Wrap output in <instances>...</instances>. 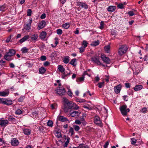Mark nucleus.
Segmentation results:
<instances>
[{
    "instance_id": "obj_48",
    "label": "nucleus",
    "mask_w": 148,
    "mask_h": 148,
    "mask_svg": "<svg viewBox=\"0 0 148 148\" xmlns=\"http://www.w3.org/2000/svg\"><path fill=\"white\" fill-rule=\"evenodd\" d=\"M100 106H97V107H96L95 106H93V110H95L96 111L98 110L99 111L100 109Z\"/></svg>"
},
{
    "instance_id": "obj_7",
    "label": "nucleus",
    "mask_w": 148,
    "mask_h": 148,
    "mask_svg": "<svg viewBox=\"0 0 148 148\" xmlns=\"http://www.w3.org/2000/svg\"><path fill=\"white\" fill-rule=\"evenodd\" d=\"M29 21L28 23H27L25 25L24 28L26 30H29L31 28V24L32 22V19L30 18L29 20Z\"/></svg>"
},
{
    "instance_id": "obj_3",
    "label": "nucleus",
    "mask_w": 148,
    "mask_h": 148,
    "mask_svg": "<svg viewBox=\"0 0 148 148\" xmlns=\"http://www.w3.org/2000/svg\"><path fill=\"white\" fill-rule=\"evenodd\" d=\"M128 47L126 45H123L120 46L119 49V53L120 55L122 56L127 51Z\"/></svg>"
},
{
    "instance_id": "obj_33",
    "label": "nucleus",
    "mask_w": 148,
    "mask_h": 148,
    "mask_svg": "<svg viewBox=\"0 0 148 148\" xmlns=\"http://www.w3.org/2000/svg\"><path fill=\"white\" fill-rule=\"evenodd\" d=\"M117 7L119 9H123L125 8V6H124L123 4L122 3H120L117 5Z\"/></svg>"
},
{
    "instance_id": "obj_55",
    "label": "nucleus",
    "mask_w": 148,
    "mask_h": 148,
    "mask_svg": "<svg viewBox=\"0 0 148 148\" xmlns=\"http://www.w3.org/2000/svg\"><path fill=\"white\" fill-rule=\"evenodd\" d=\"M75 124L78 125H80L82 123V122L79 120H76L75 121Z\"/></svg>"
},
{
    "instance_id": "obj_30",
    "label": "nucleus",
    "mask_w": 148,
    "mask_h": 148,
    "mask_svg": "<svg viewBox=\"0 0 148 148\" xmlns=\"http://www.w3.org/2000/svg\"><path fill=\"white\" fill-rule=\"evenodd\" d=\"M84 77L83 75L81 77L78 78L76 80L77 82H83L84 80Z\"/></svg>"
},
{
    "instance_id": "obj_11",
    "label": "nucleus",
    "mask_w": 148,
    "mask_h": 148,
    "mask_svg": "<svg viewBox=\"0 0 148 148\" xmlns=\"http://www.w3.org/2000/svg\"><path fill=\"white\" fill-rule=\"evenodd\" d=\"M11 143V145L13 146H17L19 144L18 140L15 138L12 139Z\"/></svg>"
},
{
    "instance_id": "obj_21",
    "label": "nucleus",
    "mask_w": 148,
    "mask_h": 148,
    "mask_svg": "<svg viewBox=\"0 0 148 148\" xmlns=\"http://www.w3.org/2000/svg\"><path fill=\"white\" fill-rule=\"evenodd\" d=\"M23 133L26 135H29L31 133V131L29 129H25L23 130Z\"/></svg>"
},
{
    "instance_id": "obj_57",
    "label": "nucleus",
    "mask_w": 148,
    "mask_h": 148,
    "mask_svg": "<svg viewBox=\"0 0 148 148\" xmlns=\"http://www.w3.org/2000/svg\"><path fill=\"white\" fill-rule=\"evenodd\" d=\"M40 59L42 61H45L46 60V57L45 56H42L40 57Z\"/></svg>"
},
{
    "instance_id": "obj_5",
    "label": "nucleus",
    "mask_w": 148,
    "mask_h": 148,
    "mask_svg": "<svg viewBox=\"0 0 148 148\" xmlns=\"http://www.w3.org/2000/svg\"><path fill=\"white\" fill-rule=\"evenodd\" d=\"M94 123L97 126L100 127H102L103 125L100 120L99 117L98 116H96L94 118Z\"/></svg>"
},
{
    "instance_id": "obj_17",
    "label": "nucleus",
    "mask_w": 148,
    "mask_h": 148,
    "mask_svg": "<svg viewBox=\"0 0 148 148\" xmlns=\"http://www.w3.org/2000/svg\"><path fill=\"white\" fill-rule=\"evenodd\" d=\"M143 88V86L142 85H137L134 88V90L135 91L140 90Z\"/></svg>"
},
{
    "instance_id": "obj_37",
    "label": "nucleus",
    "mask_w": 148,
    "mask_h": 148,
    "mask_svg": "<svg viewBox=\"0 0 148 148\" xmlns=\"http://www.w3.org/2000/svg\"><path fill=\"white\" fill-rule=\"evenodd\" d=\"M76 100L77 102L79 103H83L86 101L84 99H80L77 98H76Z\"/></svg>"
},
{
    "instance_id": "obj_44",
    "label": "nucleus",
    "mask_w": 148,
    "mask_h": 148,
    "mask_svg": "<svg viewBox=\"0 0 148 148\" xmlns=\"http://www.w3.org/2000/svg\"><path fill=\"white\" fill-rule=\"evenodd\" d=\"M56 33L58 35H61L62 33V31L61 29H57L56 30Z\"/></svg>"
},
{
    "instance_id": "obj_34",
    "label": "nucleus",
    "mask_w": 148,
    "mask_h": 148,
    "mask_svg": "<svg viewBox=\"0 0 148 148\" xmlns=\"http://www.w3.org/2000/svg\"><path fill=\"white\" fill-rule=\"evenodd\" d=\"M38 36L37 34H34L32 35L31 37V39L32 40H35L38 38Z\"/></svg>"
},
{
    "instance_id": "obj_16",
    "label": "nucleus",
    "mask_w": 148,
    "mask_h": 148,
    "mask_svg": "<svg viewBox=\"0 0 148 148\" xmlns=\"http://www.w3.org/2000/svg\"><path fill=\"white\" fill-rule=\"evenodd\" d=\"M116 9V7L115 6H110L107 8V10L109 12H113Z\"/></svg>"
},
{
    "instance_id": "obj_18",
    "label": "nucleus",
    "mask_w": 148,
    "mask_h": 148,
    "mask_svg": "<svg viewBox=\"0 0 148 148\" xmlns=\"http://www.w3.org/2000/svg\"><path fill=\"white\" fill-rule=\"evenodd\" d=\"M12 103V101L10 100L3 101H2V103L4 104H6L8 106L11 105Z\"/></svg>"
},
{
    "instance_id": "obj_2",
    "label": "nucleus",
    "mask_w": 148,
    "mask_h": 148,
    "mask_svg": "<svg viewBox=\"0 0 148 148\" xmlns=\"http://www.w3.org/2000/svg\"><path fill=\"white\" fill-rule=\"evenodd\" d=\"M119 109L122 114L124 116H126L127 112L130 111V110L127 108L126 105H123L120 106Z\"/></svg>"
},
{
    "instance_id": "obj_32",
    "label": "nucleus",
    "mask_w": 148,
    "mask_h": 148,
    "mask_svg": "<svg viewBox=\"0 0 148 148\" xmlns=\"http://www.w3.org/2000/svg\"><path fill=\"white\" fill-rule=\"evenodd\" d=\"M76 59H73L71 60L70 64L74 66H75L76 64H75V62H76Z\"/></svg>"
},
{
    "instance_id": "obj_50",
    "label": "nucleus",
    "mask_w": 148,
    "mask_h": 148,
    "mask_svg": "<svg viewBox=\"0 0 148 148\" xmlns=\"http://www.w3.org/2000/svg\"><path fill=\"white\" fill-rule=\"evenodd\" d=\"M22 111L20 109L17 110L15 112V113L17 114H20L22 113Z\"/></svg>"
},
{
    "instance_id": "obj_63",
    "label": "nucleus",
    "mask_w": 148,
    "mask_h": 148,
    "mask_svg": "<svg viewBox=\"0 0 148 148\" xmlns=\"http://www.w3.org/2000/svg\"><path fill=\"white\" fill-rule=\"evenodd\" d=\"M11 36L10 35L7 38V39L5 40L6 42L8 43L9 42L11 39Z\"/></svg>"
},
{
    "instance_id": "obj_13",
    "label": "nucleus",
    "mask_w": 148,
    "mask_h": 148,
    "mask_svg": "<svg viewBox=\"0 0 148 148\" xmlns=\"http://www.w3.org/2000/svg\"><path fill=\"white\" fill-rule=\"evenodd\" d=\"M9 94V92L8 90H6L4 91L0 92V96L3 97L7 96Z\"/></svg>"
},
{
    "instance_id": "obj_46",
    "label": "nucleus",
    "mask_w": 148,
    "mask_h": 148,
    "mask_svg": "<svg viewBox=\"0 0 148 148\" xmlns=\"http://www.w3.org/2000/svg\"><path fill=\"white\" fill-rule=\"evenodd\" d=\"M5 5H4L1 6H0V10L2 11H4L5 10Z\"/></svg>"
},
{
    "instance_id": "obj_47",
    "label": "nucleus",
    "mask_w": 148,
    "mask_h": 148,
    "mask_svg": "<svg viewBox=\"0 0 148 148\" xmlns=\"http://www.w3.org/2000/svg\"><path fill=\"white\" fill-rule=\"evenodd\" d=\"M32 11L31 9H29L27 10V16H30L32 15Z\"/></svg>"
},
{
    "instance_id": "obj_20",
    "label": "nucleus",
    "mask_w": 148,
    "mask_h": 148,
    "mask_svg": "<svg viewBox=\"0 0 148 148\" xmlns=\"http://www.w3.org/2000/svg\"><path fill=\"white\" fill-rule=\"evenodd\" d=\"M4 59L8 61H10L12 60L11 57L7 53L4 55Z\"/></svg>"
},
{
    "instance_id": "obj_39",
    "label": "nucleus",
    "mask_w": 148,
    "mask_h": 148,
    "mask_svg": "<svg viewBox=\"0 0 148 148\" xmlns=\"http://www.w3.org/2000/svg\"><path fill=\"white\" fill-rule=\"evenodd\" d=\"M53 123L52 121L49 120L47 123V125L48 126L52 127L53 126Z\"/></svg>"
},
{
    "instance_id": "obj_45",
    "label": "nucleus",
    "mask_w": 148,
    "mask_h": 148,
    "mask_svg": "<svg viewBox=\"0 0 148 148\" xmlns=\"http://www.w3.org/2000/svg\"><path fill=\"white\" fill-rule=\"evenodd\" d=\"M8 119L10 121H13L15 119V118L12 116H8Z\"/></svg>"
},
{
    "instance_id": "obj_4",
    "label": "nucleus",
    "mask_w": 148,
    "mask_h": 148,
    "mask_svg": "<svg viewBox=\"0 0 148 148\" xmlns=\"http://www.w3.org/2000/svg\"><path fill=\"white\" fill-rule=\"evenodd\" d=\"M55 91L56 93L60 96L64 95L66 93L64 88L63 87H58L57 88Z\"/></svg>"
},
{
    "instance_id": "obj_41",
    "label": "nucleus",
    "mask_w": 148,
    "mask_h": 148,
    "mask_svg": "<svg viewBox=\"0 0 148 148\" xmlns=\"http://www.w3.org/2000/svg\"><path fill=\"white\" fill-rule=\"evenodd\" d=\"M147 108H143L141 111V112L142 113H146L147 112Z\"/></svg>"
},
{
    "instance_id": "obj_56",
    "label": "nucleus",
    "mask_w": 148,
    "mask_h": 148,
    "mask_svg": "<svg viewBox=\"0 0 148 148\" xmlns=\"http://www.w3.org/2000/svg\"><path fill=\"white\" fill-rule=\"evenodd\" d=\"M68 94L70 96V97H71L73 95V93L71 92V90L70 89H69L68 90Z\"/></svg>"
},
{
    "instance_id": "obj_36",
    "label": "nucleus",
    "mask_w": 148,
    "mask_h": 148,
    "mask_svg": "<svg viewBox=\"0 0 148 148\" xmlns=\"http://www.w3.org/2000/svg\"><path fill=\"white\" fill-rule=\"evenodd\" d=\"M104 82H100L98 84V86L100 88H101L103 87L104 86Z\"/></svg>"
},
{
    "instance_id": "obj_8",
    "label": "nucleus",
    "mask_w": 148,
    "mask_h": 148,
    "mask_svg": "<svg viewBox=\"0 0 148 148\" xmlns=\"http://www.w3.org/2000/svg\"><path fill=\"white\" fill-rule=\"evenodd\" d=\"M46 25V22L44 20L42 21L38 24V29L40 30L44 27Z\"/></svg>"
},
{
    "instance_id": "obj_58",
    "label": "nucleus",
    "mask_w": 148,
    "mask_h": 148,
    "mask_svg": "<svg viewBox=\"0 0 148 148\" xmlns=\"http://www.w3.org/2000/svg\"><path fill=\"white\" fill-rule=\"evenodd\" d=\"M109 144V142L107 141L106 142L103 146V148H107Z\"/></svg>"
},
{
    "instance_id": "obj_43",
    "label": "nucleus",
    "mask_w": 148,
    "mask_h": 148,
    "mask_svg": "<svg viewBox=\"0 0 148 148\" xmlns=\"http://www.w3.org/2000/svg\"><path fill=\"white\" fill-rule=\"evenodd\" d=\"M99 44V41L98 40L93 42V46H95L98 45Z\"/></svg>"
},
{
    "instance_id": "obj_31",
    "label": "nucleus",
    "mask_w": 148,
    "mask_h": 148,
    "mask_svg": "<svg viewBox=\"0 0 148 148\" xmlns=\"http://www.w3.org/2000/svg\"><path fill=\"white\" fill-rule=\"evenodd\" d=\"M110 45H108L107 46L105 47L104 48L106 52L107 53H109L110 51Z\"/></svg>"
},
{
    "instance_id": "obj_23",
    "label": "nucleus",
    "mask_w": 148,
    "mask_h": 148,
    "mask_svg": "<svg viewBox=\"0 0 148 148\" xmlns=\"http://www.w3.org/2000/svg\"><path fill=\"white\" fill-rule=\"evenodd\" d=\"M29 49H27L26 47H24L22 48L21 50L22 53H29L28 50Z\"/></svg>"
},
{
    "instance_id": "obj_24",
    "label": "nucleus",
    "mask_w": 148,
    "mask_h": 148,
    "mask_svg": "<svg viewBox=\"0 0 148 148\" xmlns=\"http://www.w3.org/2000/svg\"><path fill=\"white\" fill-rule=\"evenodd\" d=\"M46 36V34L45 32H42L40 34V37L41 39H44Z\"/></svg>"
},
{
    "instance_id": "obj_22",
    "label": "nucleus",
    "mask_w": 148,
    "mask_h": 148,
    "mask_svg": "<svg viewBox=\"0 0 148 148\" xmlns=\"http://www.w3.org/2000/svg\"><path fill=\"white\" fill-rule=\"evenodd\" d=\"M58 119L59 121L62 122H64L67 120V119L63 116H60L58 117Z\"/></svg>"
},
{
    "instance_id": "obj_19",
    "label": "nucleus",
    "mask_w": 148,
    "mask_h": 148,
    "mask_svg": "<svg viewBox=\"0 0 148 148\" xmlns=\"http://www.w3.org/2000/svg\"><path fill=\"white\" fill-rule=\"evenodd\" d=\"M29 38V36L28 35H26L19 40V42L22 43L28 39Z\"/></svg>"
},
{
    "instance_id": "obj_53",
    "label": "nucleus",
    "mask_w": 148,
    "mask_h": 148,
    "mask_svg": "<svg viewBox=\"0 0 148 148\" xmlns=\"http://www.w3.org/2000/svg\"><path fill=\"white\" fill-rule=\"evenodd\" d=\"M128 14L130 15V16H132L134 15V13L133 12V11H129L128 12Z\"/></svg>"
},
{
    "instance_id": "obj_15",
    "label": "nucleus",
    "mask_w": 148,
    "mask_h": 148,
    "mask_svg": "<svg viewBox=\"0 0 148 148\" xmlns=\"http://www.w3.org/2000/svg\"><path fill=\"white\" fill-rule=\"evenodd\" d=\"M121 89V86L120 85H119L114 87V89L115 92L118 94L119 93Z\"/></svg>"
},
{
    "instance_id": "obj_14",
    "label": "nucleus",
    "mask_w": 148,
    "mask_h": 148,
    "mask_svg": "<svg viewBox=\"0 0 148 148\" xmlns=\"http://www.w3.org/2000/svg\"><path fill=\"white\" fill-rule=\"evenodd\" d=\"M16 53V51L15 50L12 49H11L9 50V51L6 53L8 55H9L11 57L14 55Z\"/></svg>"
},
{
    "instance_id": "obj_54",
    "label": "nucleus",
    "mask_w": 148,
    "mask_h": 148,
    "mask_svg": "<svg viewBox=\"0 0 148 148\" xmlns=\"http://www.w3.org/2000/svg\"><path fill=\"white\" fill-rule=\"evenodd\" d=\"M74 127L75 130L76 131H78L79 129V126L76 125H74Z\"/></svg>"
},
{
    "instance_id": "obj_6",
    "label": "nucleus",
    "mask_w": 148,
    "mask_h": 148,
    "mask_svg": "<svg viewBox=\"0 0 148 148\" xmlns=\"http://www.w3.org/2000/svg\"><path fill=\"white\" fill-rule=\"evenodd\" d=\"M101 58L103 61L107 64H110L111 62V60L108 57H106L104 55L101 54Z\"/></svg>"
},
{
    "instance_id": "obj_28",
    "label": "nucleus",
    "mask_w": 148,
    "mask_h": 148,
    "mask_svg": "<svg viewBox=\"0 0 148 148\" xmlns=\"http://www.w3.org/2000/svg\"><path fill=\"white\" fill-rule=\"evenodd\" d=\"M58 69L59 71L61 73H63L64 71V69L63 66L60 65L58 66Z\"/></svg>"
},
{
    "instance_id": "obj_9",
    "label": "nucleus",
    "mask_w": 148,
    "mask_h": 148,
    "mask_svg": "<svg viewBox=\"0 0 148 148\" xmlns=\"http://www.w3.org/2000/svg\"><path fill=\"white\" fill-rule=\"evenodd\" d=\"M80 112H79L77 111H73L70 113V115L72 117L77 118L78 117Z\"/></svg>"
},
{
    "instance_id": "obj_35",
    "label": "nucleus",
    "mask_w": 148,
    "mask_h": 148,
    "mask_svg": "<svg viewBox=\"0 0 148 148\" xmlns=\"http://www.w3.org/2000/svg\"><path fill=\"white\" fill-rule=\"evenodd\" d=\"M131 143L132 144L134 145L136 142L137 140L134 138H131Z\"/></svg>"
},
{
    "instance_id": "obj_59",
    "label": "nucleus",
    "mask_w": 148,
    "mask_h": 148,
    "mask_svg": "<svg viewBox=\"0 0 148 148\" xmlns=\"http://www.w3.org/2000/svg\"><path fill=\"white\" fill-rule=\"evenodd\" d=\"M83 107H84V108H86L88 109L91 110H92V108L88 106H83Z\"/></svg>"
},
{
    "instance_id": "obj_10",
    "label": "nucleus",
    "mask_w": 148,
    "mask_h": 148,
    "mask_svg": "<svg viewBox=\"0 0 148 148\" xmlns=\"http://www.w3.org/2000/svg\"><path fill=\"white\" fill-rule=\"evenodd\" d=\"M8 123V121L7 120H0V125L1 127L5 126Z\"/></svg>"
},
{
    "instance_id": "obj_61",
    "label": "nucleus",
    "mask_w": 148,
    "mask_h": 148,
    "mask_svg": "<svg viewBox=\"0 0 148 148\" xmlns=\"http://www.w3.org/2000/svg\"><path fill=\"white\" fill-rule=\"evenodd\" d=\"M56 56V53L55 52H53L51 54L50 57L51 58H53Z\"/></svg>"
},
{
    "instance_id": "obj_51",
    "label": "nucleus",
    "mask_w": 148,
    "mask_h": 148,
    "mask_svg": "<svg viewBox=\"0 0 148 148\" xmlns=\"http://www.w3.org/2000/svg\"><path fill=\"white\" fill-rule=\"evenodd\" d=\"M69 132L71 133V136L73 134L74 132V131L73 129V128H72V127L70 128V130H69Z\"/></svg>"
},
{
    "instance_id": "obj_60",
    "label": "nucleus",
    "mask_w": 148,
    "mask_h": 148,
    "mask_svg": "<svg viewBox=\"0 0 148 148\" xmlns=\"http://www.w3.org/2000/svg\"><path fill=\"white\" fill-rule=\"evenodd\" d=\"M56 134H57V135H56V136L58 138H60L61 137V134L58 131L56 132Z\"/></svg>"
},
{
    "instance_id": "obj_29",
    "label": "nucleus",
    "mask_w": 148,
    "mask_h": 148,
    "mask_svg": "<svg viewBox=\"0 0 148 148\" xmlns=\"http://www.w3.org/2000/svg\"><path fill=\"white\" fill-rule=\"evenodd\" d=\"M69 56H66L64 59V60H63V62H64L65 64L68 63L69 61Z\"/></svg>"
},
{
    "instance_id": "obj_64",
    "label": "nucleus",
    "mask_w": 148,
    "mask_h": 148,
    "mask_svg": "<svg viewBox=\"0 0 148 148\" xmlns=\"http://www.w3.org/2000/svg\"><path fill=\"white\" fill-rule=\"evenodd\" d=\"M49 62L47 61L45 62L44 63V65L45 66H47L49 64Z\"/></svg>"
},
{
    "instance_id": "obj_42",
    "label": "nucleus",
    "mask_w": 148,
    "mask_h": 148,
    "mask_svg": "<svg viewBox=\"0 0 148 148\" xmlns=\"http://www.w3.org/2000/svg\"><path fill=\"white\" fill-rule=\"evenodd\" d=\"M80 121L82 122V124L84 125H85L86 124V123L85 121V119L82 117L81 118Z\"/></svg>"
},
{
    "instance_id": "obj_52",
    "label": "nucleus",
    "mask_w": 148,
    "mask_h": 148,
    "mask_svg": "<svg viewBox=\"0 0 148 148\" xmlns=\"http://www.w3.org/2000/svg\"><path fill=\"white\" fill-rule=\"evenodd\" d=\"M100 79L98 75H97L96 77L95 78V81L94 82L95 83L96 82H98Z\"/></svg>"
},
{
    "instance_id": "obj_26",
    "label": "nucleus",
    "mask_w": 148,
    "mask_h": 148,
    "mask_svg": "<svg viewBox=\"0 0 148 148\" xmlns=\"http://www.w3.org/2000/svg\"><path fill=\"white\" fill-rule=\"evenodd\" d=\"M70 24L69 23H65L62 25V27L64 29H67L69 28Z\"/></svg>"
},
{
    "instance_id": "obj_49",
    "label": "nucleus",
    "mask_w": 148,
    "mask_h": 148,
    "mask_svg": "<svg viewBox=\"0 0 148 148\" xmlns=\"http://www.w3.org/2000/svg\"><path fill=\"white\" fill-rule=\"evenodd\" d=\"M24 96L20 97L18 99V101L19 102H22L24 99Z\"/></svg>"
},
{
    "instance_id": "obj_1",
    "label": "nucleus",
    "mask_w": 148,
    "mask_h": 148,
    "mask_svg": "<svg viewBox=\"0 0 148 148\" xmlns=\"http://www.w3.org/2000/svg\"><path fill=\"white\" fill-rule=\"evenodd\" d=\"M64 104L63 110L65 112L67 113L70 111L73 106V102L72 101H69L66 99L65 98L64 100Z\"/></svg>"
},
{
    "instance_id": "obj_12",
    "label": "nucleus",
    "mask_w": 148,
    "mask_h": 148,
    "mask_svg": "<svg viewBox=\"0 0 148 148\" xmlns=\"http://www.w3.org/2000/svg\"><path fill=\"white\" fill-rule=\"evenodd\" d=\"M99 56L93 58V62L96 63L97 65H100L101 64V63L99 61Z\"/></svg>"
},
{
    "instance_id": "obj_40",
    "label": "nucleus",
    "mask_w": 148,
    "mask_h": 148,
    "mask_svg": "<svg viewBox=\"0 0 148 148\" xmlns=\"http://www.w3.org/2000/svg\"><path fill=\"white\" fill-rule=\"evenodd\" d=\"M104 21H101L100 23V25L99 27V28L101 29H102L104 28Z\"/></svg>"
},
{
    "instance_id": "obj_25",
    "label": "nucleus",
    "mask_w": 148,
    "mask_h": 148,
    "mask_svg": "<svg viewBox=\"0 0 148 148\" xmlns=\"http://www.w3.org/2000/svg\"><path fill=\"white\" fill-rule=\"evenodd\" d=\"M79 5L81 6L82 8L85 9H87L88 8V5L84 3L80 2L79 3Z\"/></svg>"
},
{
    "instance_id": "obj_27",
    "label": "nucleus",
    "mask_w": 148,
    "mask_h": 148,
    "mask_svg": "<svg viewBox=\"0 0 148 148\" xmlns=\"http://www.w3.org/2000/svg\"><path fill=\"white\" fill-rule=\"evenodd\" d=\"M39 70V73L41 74H44L46 71L45 69L43 67L40 68Z\"/></svg>"
},
{
    "instance_id": "obj_62",
    "label": "nucleus",
    "mask_w": 148,
    "mask_h": 148,
    "mask_svg": "<svg viewBox=\"0 0 148 148\" xmlns=\"http://www.w3.org/2000/svg\"><path fill=\"white\" fill-rule=\"evenodd\" d=\"M127 97L128 96L127 95H125L123 96V99L125 101H127L128 100Z\"/></svg>"
},
{
    "instance_id": "obj_38",
    "label": "nucleus",
    "mask_w": 148,
    "mask_h": 148,
    "mask_svg": "<svg viewBox=\"0 0 148 148\" xmlns=\"http://www.w3.org/2000/svg\"><path fill=\"white\" fill-rule=\"evenodd\" d=\"M73 106L72 107V108L74 110H77L79 108V107L75 103H73Z\"/></svg>"
}]
</instances>
